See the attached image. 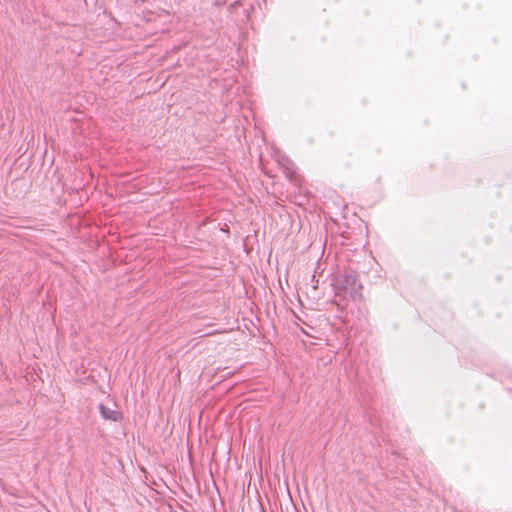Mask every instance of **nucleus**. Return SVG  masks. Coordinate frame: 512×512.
I'll list each match as a JSON object with an SVG mask.
<instances>
[{
	"instance_id": "nucleus-1",
	"label": "nucleus",
	"mask_w": 512,
	"mask_h": 512,
	"mask_svg": "<svg viewBox=\"0 0 512 512\" xmlns=\"http://www.w3.org/2000/svg\"><path fill=\"white\" fill-rule=\"evenodd\" d=\"M100 413L106 420L121 421L122 413L116 410H112L104 405H100Z\"/></svg>"
}]
</instances>
